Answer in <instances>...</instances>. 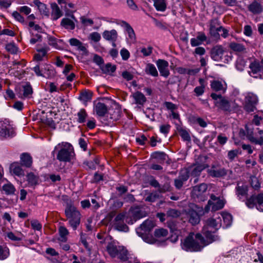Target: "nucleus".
<instances>
[{
	"label": "nucleus",
	"mask_w": 263,
	"mask_h": 263,
	"mask_svg": "<svg viewBox=\"0 0 263 263\" xmlns=\"http://www.w3.org/2000/svg\"><path fill=\"white\" fill-rule=\"evenodd\" d=\"M206 246L205 238L200 233H190L183 240L182 248L186 251L198 252Z\"/></svg>",
	"instance_id": "f257e3e1"
},
{
	"label": "nucleus",
	"mask_w": 263,
	"mask_h": 263,
	"mask_svg": "<svg viewBox=\"0 0 263 263\" xmlns=\"http://www.w3.org/2000/svg\"><path fill=\"white\" fill-rule=\"evenodd\" d=\"M66 217L69 219V224L75 230L80 223L81 214L76 208L68 204L65 210Z\"/></svg>",
	"instance_id": "f03ea898"
},
{
	"label": "nucleus",
	"mask_w": 263,
	"mask_h": 263,
	"mask_svg": "<svg viewBox=\"0 0 263 263\" xmlns=\"http://www.w3.org/2000/svg\"><path fill=\"white\" fill-rule=\"evenodd\" d=\"M60 147L57 154V158L60 161L70 162L74 156V151L72 145L68 143L59 144Z\"/></svg>",
	"instance_id": "7ed1b4c3"
},
{
	"label": "nucleus",
	"mask_w": 263,
	"mask_h": 263,
	"mask_svg": "<svg viewBox=\"0 0 263 263\" xmlns=\"http://www.w3.org/2000/svg\"><path fill=\"white\" fill-rule=\"evenodd\" d=\"M258 102L257 96L251 92L246 94L243 103V109L248 113L254 112L256 110V105Z\"/></svg>",
	"instance_id": "20e7f679"
},
{
	"label": "nucleus",
	"mask_w": 263,
	"mask_h": 263,
	"mask_svg": "<svg viewBox=\"0 0 263 263\" xmlns=\"http://www.w3.org/2000/svg\"><path fill=\"white\" fill-rule=\"evenodd\" d=\"M246 204L249 208H255L259 211L263 212V194L252 195L247 199Z\"/></svg>",
	"instance_id": "39448f33"
},
{
	"label": "nucleus",
	"mask_w": 263,
	"mask_h": 263,
	"mask_svg": "<svg viewBox=\"0 0 263 263\" xmlns=\"http://www.w3.org/2000/svg\"><path fill=\"white\" fill-rule=\"evenodd\" d=\"M212 98L215 100V105L223 111H229L230 104L229 101L222 97L221 95H217L215 93L211 94Z\"/></svg>",
	"instance_id": "423d86ee"
},
{
	"label": "nucleus",
	"mask_w": 263,
	"mask_h": 263,
	"mask_svg": "<svg viewBox=\"0 0 263 263\" xmlns=\"http://www.w3.org/2000/svg\"><path fill=\"white\" fill-rule=\"evenodd\" d=\"M223 205L224 203L222 200L212 194L211 199L209 200L208 204L205 206L204 210L205 212H208L211 208V211H216L222 209Z\"/></svg>",
	"instance_id": "0eeeda50"
},
{
	"label": "nucleus",
	"mask_w": 263,
	"mask_h": 263,
	"mask_svg": "<svg viewBox=\"0 0 263 263\" xmlns=\"http://www.w3.org/2000/svg\"><path fill=\"white\" fill-rule=\"evenodd\" d=\"M155 227L154 220L148 219L136 229V232L139 236H143L144 234H149Z\"/></svg>",
	"instance_id": "6e6552de"
},
{
	"label": "nucleus",
	"mask_w": 263,
	"mask_h": 263,
	"mask_svg": "<svg viewBox=\"0 0 263 263\" xmlns=\"http://www.w3.org/2000/svg\"><path fill=\"white\" fill-rule=\"evenodd\" d=\"M207 190V186L204 183H201L199 185L193 187L191 195L192 197L198 201H203L205 200L203 194Z\"/></svg>",
	"instance_id": "1a4fd4ad"
},
{
	"label": "nucleus",
	"mask_w": 263,
	"mask_h": 263,
	"mask_svg": "<svg viewBox=\"0 0 263 263\" xmlns=\"http://www.w3.org/2000/svg\"><path fill=\"white\" fill-rule=\"evenodd\" d=\"M129 213L132 217L130 221H127L128 223L133 224V221L135 222L137 220L146 216V212L142 208L139 206H132L130 209Z\"/></svg>",
	"instance_id": "9d476101"
},
{
	"label": "nucleus",
	"mask_w": 263,
	"mask_h": 263,
	"mask_svg": "<svg viewBox=\"0 0 263 263\" xmlns=\"http://www.w3.org/2000/svg\"><path fill=\"white\" fill-rule=\"evenodd\" d=\"M0 128L1 135L5 138L12 137L15 134L13 129L10 127L7 120L0 121Z\"/></svg>",
	"instance_id": "9b49d317"
},
{
	"label": "nucleus",
	"mask_w": 263,
	"mask_h": 263,
	"mask_svg": "<svg viewBox=\"0 0 263 263\" xmlns=\"http://www.w3.org/2000/svg\"><path fill=\"white\" fill-rule=\"evenodd\" d=\"M241 103V98L240 97L239 90L234 88L231 93V109L237 111L240 109V105Z\"/></svg>",
	"instance_id": "f8f14e48"
},
{
	"label": "nucleus",
	"mask_w": 263,
	"mask_h": 263,
	"mask_svg": "<svg viewBox=\"0 0 263 263\" xmlns=\"http://www.w3.org/2000/svg\"><path fill=\"white\" fill-rule=\"evenodd\" d=\"M185 212L189 222L192 225H196L200 222V217L196 211L192 209H188L185 210Z\"/></svg>",
	"instance_id": "ddd939ff"
},
{
	"label": "nucleus",
	"mask_w": 263,
	"mask_h": 263,
	"mask_svg": "<svg viewBox=\"0 0 263 263\" xmlns=\"http://www.w3.org/2000/svg\"><path fill=\"white\" fill-rule=\"evenodd\" d=\"M208 172L209 175L213 177H221L227 174L226 169L214 165L208 170Z\"/></svg>",
	"instance_id": "4468645a"
},
{
	"label": "nucleus",
	"mask_w": 263,
	"mask_h": 263,
	"mask_svg": "<svg viewBox=\"0 0 263 263\" xmlns=\"http://www.w3.org/2000/svg\"><path fill=\"white\" fill-rule=\"evenodd\" d=\"M157 65L161 75L164 77H167L170 74L168 62L164 60L159 59L157 61Z\"/></svg>",
	"instance_id": "2eb2a0df"
},
{
	"label": "nucleus",
	"mask_w": 263,
	"mask_h": 263,
	"mask_svg": "<svg viewBox=\"0 0 263 263\" xmlns=\"http://www.w3.org/2000/svg\"><path fill=\"white\" fill-rule=\"evenodd\" d=\"M217 226L218 222L216 221V219L213 218H210L206 220L202 230L213 231V232L215 233L218 229Z\"/></svg>",
	"instance_id": "dca6fc26"
},
{
	"label": "nucleus",
	"mask_w": 263,
	"mask_h": 263,
	"mask_svg": "<svg viewBox=\"0 0 263 263\" xmlns=\"http://www.w3.org/2000/svg\"><path fill=\"white\" fill-rule=\"evenodd\" d=\"M258 132L256 135V137L252 134L248 135V137L249 140L252 143L256 144L262 145L263 144V130L257 128Z\"/></svg>",
	"instance_id": "f3484780"
},
{
	"label": "nucleus",
	"mask_w": 263,
	"mask_h": 263,
	"mask_svg": "<svg viewBox=\"0 0 263 263\" xmlns=\"http://www.w3.org/2000/svg\"><path fill=\"white\" fill-rule=\"evenodd\" d=\"M223 50L221 46H216L213 47L211 51V58L215 61H219L222 59Z\"/></svg>",
	"instance_id": "a211bd4d"
},
{
	"label": "nucleus",
	"mask_w": 263,
	"mask_h": 263,
	"mask_svg": "<svg viewBox=\"0 0 263 263\" xmlns=\"http://www.w3.org/2000/svg\"><path fill=\"white\" fill-rule=\"evenodd\" d=\"M219 32H222V36L224 38L228 36L229 31L224 28H219L218 30H216L214 28L212 30L210 31L211 35L214 40L216 41L219 39Z\"/></svg>",
	"instance_id": "6ab92c4d"
},
{
	"label": "nucleus",
	"mask_w": 263,
	"mask_h": 263,
	"mask_svg": "<svg viewBox=\"0 0 263 263\" xmlns=\"http://www.w3.org/2000/svg\"><path fill=\"white\" fill-rule=\"evenodd\" d=\"M152 157L157 160L158 163H162L166 161L167 164H170V160L168 156L164 152H156L152 154Z\"/></svg>",
	"instance_id": "aec40b11"
},
{
	"label": "nucleus",
	"mask_w": 263,
	"mask_h": 263,
	"mask_svg": "<svg viewBox=\"0 0 263 263\" xmlns=\"http://www.w3.org/2000/svg\"><path fill=\"white\" fill-rule=\"evenodd\" d=\"M202 232L206 238L205 241L207 243V245L219 239V237L217 235L214 234L215 233L213 232V231L202 230Z\"/></svg>",
	"instance_id": "412c9836"
},
{
	"label": "nucleus",
	"mask_w": 263,
	"mask_h": 263,
	"mask_svg": "<svg viewBox=\"0 0 263 263\" xmlns=\"http://www.w3.org/2000/svg\"><path fill=\"white\" fill-rule=\"evenodd\" d=\"M96 114L100 117H103L108 111V107L106 105L101 102H98L95 107Z\"/></svg>",
	"instance_id": "4be33fe9"
},
{
	"label": "nucleus",
	"mask_w": 263,
	"mask_h": 263,
	"mask_svg": "<svg viewBox=\"0 0 263 263\" xmlns=\"http://www.w3.org/2000/svg\"><path fill=\"white\" fill-rule=\"evenodd\" d=\"M167 226L171 231L174 233L175 235L174 241H176L178 240V235L180 233L177 223L174 220H170L167 222Z\"/></svg>",
	"instance_id": "5701e85b"
},
{
	"label": "nucleus",
	"mask_w": 263,
	"mask_h": 263,
	"mask_svg": "<svg viewBox=\"0 0 263 263\" xmlns=\"http://www.w3.org/2000/svg\"><path fill=\"white\" fill-rule=\"evenodd\" d=\"M119 246H117L115 242H110L108 243L106 250L111 257H115L118 255Z\"/></svg>",
	"instance_id": "b1692460"
},
{
	"label": "nucleus",
	"mask_w": 263,
	"mask_h": 263,
	"mask_svg": "<svg viewBox=\"0 0 263 263\" xmlns=\"http://www.w3.org/2000/svg\"><path fill=\"white\" fill-rule=\"evenodd\" d=\"M21 161L22 165L30 167L32 163V159L29 154L23 153L21 156Z\"/></svg>",
	"instance_id": "393cba45"
},
{
	"label": "nucleus",
	"mask_w": 263,
	"mask_h": 263,
	"mask_svg": "<svg viewBox=\"0 0 263 263\" xmlns=\"http://www.w3.org/2000/svg\"><path fill=\"white\" fill-rule=\"evenodd\" d=\"M263 65L259 62L254 61L250 64L249 67L251 70L250 75L253 76L251 73L256 74L257 73L263 70Z\"/></svg>",
	"instance_id": "a878e982"
},
{
	"label": "nucleus",
	"mask_w": 263,
	"mask_h": 263,
	"mask_svg": "<svg viewBox=\"0 0 263 263\" xmlns=\"http://www.w3.org/2000/svg\"><path fill=\"white\" fill-rule=\"evenodd\" d=\"M103 36L108 41H116L117 39V32L113 29L111 31H105L103 33Z\"/></svg>",
	"instance_id": "bb28decb"
},
{
	"label": "nucleus",
	"mask_w": 263,
	"mask_h": 263,
	"mask_svg": "<svg viewBox=\"0 0 263 263\" xmlns=\"http://www.w3.org/2000/svg\"><path fill=\"white\" fill-rule=\"evenodd\" d=\"M51 7L52 9L51 15L53 17V20H57L62 15V11L55 3L52 4Z\"/></svg>",
	"instance_id": "cd10ccee"
},
{
	"label": "nucleus",
	"mask_w": 263,
	"mask_h": 263,
	"mask_svg": "<svg viewBox=\"0 0 263 263\" xmlns=\"http://www.w3.org/2000/svg\"><path fill=\"white\" fill-rule=\"evenodd\" d=\"M10 170L17 176H24V172L21 167L17 163H12L10 166Z\"/></svg>",
	"instance_id": "c85d7f7f"
},
{
	"label": "nucleus",
	"mask_w": 263,
	"mask_h": 263,
	"mask_svg": "<svg viewBox=\"0 0 263 263\" xmlns=\"http://www.w3.org/2000/svg\"><path fill=\"white\" fill-rule=\"evenodd\" d=\"M122 26L125 28L129 39L133 41H135L136 39V35L130 25L127 22L123 21L122 22Z\"/></svg>",
	"instance_id": "c756f323"
},
{
	"label": "nucleus",
	"mask_w": 263,
	"mask_h": 263,
	"mask_svg": "<svg viewBox=\"0 0 263 263\" xmlns=\"http://www.w3.org/2000/svg\"><path fill=\"white\" fill-rule=\"evenodd\" d=\"M207 167L206 164H199L192 168L191 175L194 177H197L200 174L202 170Z\"/></svg>",
	"instance_id": "7c9ffc66"
},
{
	"label": "nucleus",
	"mask_w": 263,
	"mask_h": 263,
	"mask_svg": "<svg viewBox=\"0 0 263 263\" xmlns=\"http://www.w3.org/2000/svg\"><path fill=\"white\" fill-rule=\"evenodd\" d=\"M61 25L66 29L73 30L75 28L74 22L68 18H64L61 22Z\"/></svg>",
	"instance_id": "2f4dec72"
},
{
	"label": "nucleus",
	"mask_w": 263,
	"mask_h": 263,
	"mask_svg": "<svg viewBox=\"0 0 263 263\" xmlns=\"http://www.w3.org/2000/svg\"><path fill=\"white\" fill-rule=\"evenodd\" d=\"M133 97L135 99L136 103L140 105H143L146 100L144 95L140 91H137L133 93Z\"/></svg>",
	"instance_id": "473e14b6"
},
{
	"label": "nucleus",
	"mask_w": 263,
	"mask_h": 263,
	"mask_svg": "<svg viewBox=\"0 0 263 263\" xmlns=\"http://www.w3.org/2000/svg\"><path fill=\"white\" fill-rule=\"evenodd\" d=\"M33 3L37 6L39 11L42 14L47 16L49 15L48 10L44 4L41 3L39 0H34Z\"/></svg>",
	"instance_id": "72a5a7b5"
},
{
	"label": "nucleus",
	"mask_w": 263,
	"mask_h": 263,
	"mask_svg": "<svg viewBox=\"0 0 263 263\" xmlns=\"http://www.w3.org/2000/svg\"><path fill=\"white\" fill-rule=\"evenodd\" d=\"M119 252L117 256L122 261H126L128 259L127 251L122 246H119Z\"/></svg>",
	"instance_id": "f704fd0d"
},
{
	"label": "nucleus",
	"mask_w": 263,
	"mask_h": 263,
	"mask_svg": "<svg viewBox=\"0 0 263 263\" xmlns=\"http://www.w3.org/2000/svg\"><path fill=\"white\" fill-rule=\"evenodd\" d=\"M101 69L104 73H109L114 72L116 69V67L115 65H112L110 63H107L102 66Z\"/></svg>",
	"instance_id": "c9c22d12"
},
{
	"label": "nucleus",
	"mask_w": 263,
	"mask_h": 263,
	"mask_svg": "<svg viewBox=\"0 0 263 263\" xmlns=\"http://www.w3.org/2000/svg\"><path fill=\"white\" fill-rule=\"evenodd\" d=\"M248 192V187L246 185L242 184L240 185L239 184H238L236 188V194L239 196H245L247 194Z\"/></svg>",
	"instance_id": "e433bc0d"
},
{
	"label": "nucleus",
	"mask_w": 263,
	"mask_h": 263,
	"mask_svg": "<svg viewBox=\"0 0 263 263\" xmlns=\"http://www.w3.org/2000/svg\"><path fill=\"white\" fill-rule=\"evenodd\" d=\"M154 6L158 11H164L166 8L165 0H155Z\"/></svg>",
	"instance_id": "4c0bfd02"
},
{
	"label": "nucleus",
	"mask_w": 263,
	"mask_h": 263,
	"mask_svg": "<svg viewBox=\"0 0 263 263\" xmlns=\"http://www.w3.org/2000/svg\"><path fill=\"white\" fill-rule=\"evenodd\" d=\"M249 9L254 14L259 13L262 11L260 5L255 2L249 5Z\"/></svg>",
	"instance_id": "58836bf2"
},
{
	"label": "nucleus",
	"mask_w": 263,
	"mask_h": 263,
	"mask_svg": "<svg viewBox=\"0 0 263 263\" xmlns=\"http://www.w3.org/2000/svg\"><path fill=\"white\" fill-rule=\"evenodd\" d=\"M145 71L154 77H157L158 73L155 66L152 64H148L146 66Z\"/></svg>",
	"instance_id": "ea45409f"
},
{
	"label": "nucleus",
	"mask_w": 263,
	"mask_h": 263,
	"mask_svg": "<svg viewBox=\"0 0 263 263\" xmlns=\"http://www.w3.org/2000/svg\"><path fill=\"white\" fill-rule=\"evenodd\" d=\"M39 177L33 173H30L27 175V180L31 185H35L38 184Z\"/></svg>",
	"instance_id": "a19ab883"
},
{
	"label": "nucleus",
	"mask_w": 263,
	"mask_h": 263,
	"mask_svg": "<svg viewBox=\"0 0 263 263\" xmlns=\"http://www.w3.org/2000/svg\"><path fill=\"white\" fill-rule=\"evenodd\" d=\"M114 226L115 229L120 231L127 232L128 230V227L124 223L123 220L118 222H114Z\"/></svg>",
	"instance_id": "79ce46f5"
},
{
	"label": "nucleus",
	"mask_w": 263,
	"mask_h": 263,
	"mask_svg": "<svg viewBox=\"0 0 263 263\" xmlns=\"http://www.w3.org/2000/svg\"><path fill=\"white\" fill-rule=\"evenodd\" d=\"M251 186L255 190H258L260 187V183L258 178L255 176H251L250 179Z\"/></svg>",
	"instance_id": "37998d69"
},
{
	"label": "nucleus",
	"mask_w": 263,
	"mask_h": 263,
	"mask_svg": "<svg viewBox=\"0 0 263 263\" xmlns=\"http://www.w3.org/2000/svg\"><path fill=\"white\" fill-rule=\"evenodd\" d=\"M180 212L176 209H170L166 213L167 217L177 218L180 215Z\"/></svg>",
	"instance_id": "c03bdc74"
},
{
	"label": "nucleus",
	"mask_w": 263,
	"mask_h": 263,
	"mask_svg": "<svg viewBox=\"0 0 263 263\" xmlns=\"http://www.w3.org/2000/svg\"><path fill=\"white\" fill-rule=\"evenodd\" d=\"M263 121V112L258 113L255 115L252 120V123L256 126L260 125L261 123Z\"/></svg>",
	"instance_id": "a18cd8bd"
},
{
	"label": "nucleus",
	"mask_w": 263,
	"mask_h": 263,
	"mask_svg": "<svg viewBox=\"0 0 263 263\" xmlns=\"http://www.w3.org/2000/svg\"><path fill=\"white\" fill-rule=\"evenodd\" d=\"M245 65V61L241 57H239L235 63V67L236 69L239 71H242L243 70Z\"/></svg>",
	"instance_id": "49530a36"
},
{
	"label": "nucleus",
	"mask_w": 263,
	"mask_h": 263,
	"mask_svg": "<svg viewBox=\"0 0 263 263\" xmlns=\"http://www.w3.org/2000/svg\"><path fill=\"white\" fill-rule=\"evenodd\" d=\"M59 231L61 237V241L65 242L67 240L66 236L69 233L68 230L65 227L61 226L59 228Z\"/></svg>",
	"instance_id": "de8ad7c7"
},
{
	"label": "nucleus",
	"mask_w": 263,
	"mask_h": 263,
	"mask_svg": "<svg viewBox=\"0 0 263 263\" xmlns=\"http://www.w3.org/2000/svg\"><path fill=\"white\" fill-rule=\"evenodd\" d=\"M78 122L80 123H84L85 121L86 118L87 116V113L84 109H81L78 113Z\"/></svg>",
	"instance_id": "09e8293b"
},
{
	"label": "nucleus",
	"mask_w": 263,
	"mask_h": 263,
	"mask_svg": "<svg viewBox=\"0 0 263 263\" xmlns=\"http://www.w3.org/2000/svg\"><path fill=\"white\" fill-rule=\"evenodd\" d=\"M231 49L236 52H241L243 51L246 48L242 44L231 43Z\"/></svg>",
	"instance_id": "8fccbe9b"
},
{
	"label": "nucleus",
	"mask_w": 263,
	"mask_h": 263,
	"mask_svg": "<svg viewBox=\"0 0 263 263\" xmlns=\"http://www.w3.org/2000/svg\"><path fill=\"white\" fill-rule=\"evenodd\" d=\"M168 232L166 229L161 228L156 229L154 232L155 237L160 238L161 237H165L167 235Z\"/></svg>",
	"instance_id": "3c124183"
},
{
	"label": "nucleus",
	"mask_w": 263,
	"mask_h": 263,
	"mask_svg": "<svg viewBox=\"0 0 263 263\" xmlns=\"http://www.w3.org/2000/svg\"><path fill=\"white\" fill-rule=\"evenodd\" d=\"M211 88L213 90L218 91L223 89L222 84L218 81H213L211 84Z\"/></svg>",
	"instance_id": "603ef678"
},
{
	"label": "nucleus",
	"mask_w": 263,
	"mask_h": 263,
	"mask_svg": "<svg viewBox=\"0 0 263 263\" xmlns=\"http://www.w3.org/2000/svg\"><path fill=\"white\" fill-rule=\"evenodd\" d=\"M140 236L142 237L145 242L150 244H154L157 241V240L152 236L149 235V234H144L143 236Z\"/></svg>",
	"instance_id": "864d4df0"
},
{
	"label": "nucleus",
	"mask_w": 263,
	"mask_h": 263,
	"mask_svg": "<svg viewBox=\"0 0 263 263\" xmlns=\"http://www.w3.org/2000/svg\"><path fill=\"white\" fill-rule=\"evenodd\" d=\"M3 189L5 193L8 195L12 194L15 191L14 187L11 184H5L3 186Z\"/></svg>",
	"instance_id": "5fc2aeb1"
},
{
	"label": "nucleus",
	"mask_w": 263,
	"mask_h": 263,
	"mask_svg": "<svg viewBox=\"0 0 263 263\" xmlns=\"http://www.w3.org/2000/svg\"><path fill=\"white\" fill-rule=\"evenodd\" d=\"M171 188L170 183L165 182L163 185H160L159 189H158V192L159 193H164L166 192L170 191Z\"/></svg>",
	"instance_id": "6e6d98bb"
},
{
	"label": "nucleus",
	"mask_w": 263,
	"mask_h": 263,
	"mask_svg": "<svg viewBox=\"0 0 263 263\" xmlns=\"http://www.w3.org/2000/svg\"><path fill=\"white\" fill-rule=\"evenodd\" d=\"M42 72L43 73V77L47 78H49L53 75V71L50 69L48 66H46L44 69H42Z\"/></svg>",
	"instance_id": "4d7b16f0"
},
{
	"label": "nucleus",
	"mask_w": 263,
	"mask_h": 263,
	"mask_svg": "<svg viewBox=\"0 0 263 263\" xmlns=\"http://www.w3.org/2000/svg\"><path fill=\"white\" fill-rule=\"evenodd\" d=\"M9 249L6 247L3 248L0 246V259H5L9 255Z\"/></svg>",
	"instance_id": "13d9d810"
},
{
	"label": "nucleus",
	"mask_w": 263,
	"mask_h": 263,
	"mask_svg": "<svg viewBox=\"0 0 263 263\" xmlns=\"http://www.w3.org/2000/svg\"><path fill=\"white\" fill-rule=\"evenodd\" d=\"M160 198V195L158 192L151 193L146 198L145 201L148 202H154L157 199Z\"/></svg>",
	"instance_id": "bf43d9fd"
},
{
	"label": "nucleus",
	"mask_w": 263,
	"mask_h": 263,
	"mask_svg": "<svg viewBox=\"0 0 263 263\" xmlns=\"http://www.w3.org/2000/svg\"><path fill=\"white\" fill-rule=\"evenodd\" d=\"M6 50L12 54H15L16 53L17 48L15 46L13 43H9L6 45Z\"/></svg>",
	"instance_id": "052dcab7"
},
{
	"label": "nucleus",
	"mask_w": 263,
	"mask_h": 263,
	"mask_svg": "<svg viewBox=\"0 0 263 263\" xmlns=\"http://www.w3.org/2000/svg\"><path fill=\"white\" fill-rule=\"evenodd\" d=\"M24 96L29 97L32 93V89L30 85H27L23 87Z\"/></svg>",
	"instance_id": "680f3d73"
},
{
	"label": "nucleus",
	"mask_w": 263,
	"mask_h": 263,
	"mask_svg": "<svg viewBox=\"0 0 263 263\" xmlns=\"http://www.w3.org/2000/svg\"><path fill=\"white\" fill-rule=\"evenodd\" d=\"M221 216L226 227L228 228L230 225V214L229 213H222Z\"/></svg>",
	"instance_id": "e2e57ef3"
},
{
	"label": "nucleus",
	"mask_w": 263,
	"mask_h": 263,
	"mask_svg": "<svg viewBox=\"0 0 263 263\" xmlns=\"http://www.w3.org/2000/svg\"><path fill=\"white\" fill-rule=\"evenodd\" d=\"M179 132L180 136L184 140L187 141H191V137L186 130L184 129H181Z\"/></svg>",
	"instance_id": "0e129e2a"
},
{
	"label": "nucleus",
	"mask_w": 263,
	"mask_h": 263,
	"mask_svg": "<svg viewBox=\"0 0 263 263\" xmlns=\"http://www.w3.org/2000/svg\"><path fill=\"white\" fill-rule=\"evenodd\" d=\"M81 99L84 101H87L91 100L92 93L90 92L85 91L81 93Z\"/></svg>",
	"instance_id": "69168bd1"
},
{
	"label": "nucleus",
	"mask_w": 263,
	"mask_h": 263,
	"mask_svg": "<svg viewBox=\"0 0 263 263\" xmlns=\"http://www.w3.org/2000/svg\"><path fill=\"white\" fill-rule=\"evenodd\" d=\"M31 225L34 230L40 231L42 229L41 224L36 220H33L31 221Z\"/></svg>",
	"instance_id": "338daca9"
},
{
	"label": "nucleus",
	"mask_w": 263,
	"mask_h": 263,
	"mask_svg": "<svg viewBox=\"0 0 263 263\" xmlns=\"http://www.w3.org/2000/svg\"><path fill=\"white\" fill-rule=\"evenodd\" d=\"M120 54L123 60H127L129 58V52L127 49L125 48H123L121 50Z\"/></svg>",
	"instance_id": "774afa93"
}]
</instances>
